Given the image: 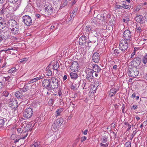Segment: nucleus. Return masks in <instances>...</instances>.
<instances>
[{
    "mask_svg": "<svg viewBox=\"0 0 147 147\" xmlns=\"http://www.w3.org/2000/svg\"><path fill=\"white\" fill-rule=\"evenodd\" d=\"M26 131L24 132H23L22 133V138H21L22 139H24L27 136H28V134L27 132V130L28 131H30L32 129V128L31 127V125L30 124H28L27 125L26 127Z\"/></svg>",
    "mask_w": 147,
    "mask_h": 147,
    "instance_id": "nucleus-12",
    "label": "nucleus"
},
{
    "mask_svg": "<svg viewBox=\"0 0 147 147\" xmlns=\"http://www.w3.org/2000/svg\"><path fill=\"white\" fill-rule=\"evenodd\" d=\"M3 94L5 97H7L9 94V93L8 91H4L3 92Z\"/></svg>",
    "mask_w": 147,
    "mask_h": 147,
    "instance_id": "nucleus-43",
    "label": "nucleus"
},
{
    "mask_svg": "<svg viewBox=\"0 0 147 147\" xmlns=\"http://www.w3.org/2000/svg\"><path fill=\"white\" fill-rule=\"evenodd\" d=\"M131 8V6L127 5L126 4H122V9L124 8L125 9H130Z\"/></svg>",
    "mask_w": 147,
    "mask_h": 147,
    "instance_id": "nucleus-35",
    "label": "nucleus"
},
{
    "mask_svg": "<svg viewBox=\"0 0 147 147\" xmlns=\"http://www.w3.org/2000/svg\"><path fill=\"white\" fill-rule=\"evenodd\" d=\"M3 81L0 82V89L2 88L3 87V84L2 83Z\"/></svg>",
    "mask_w": 147,
    "mask_h": 147,
    "instance_id": "nucleus-59",
    "label": "nucleus"
},
{
    "mask_svg": "<svg viewBox=\"0 0 147 147\" xmlns=\"http://www.w3.org/2000/svg\"><path fill=\"white\" fill-rule=\"evenodd\" d=\"M135 20L137 22L142 24L144 22V19L141 16H136L135 18Z\"/></svg>",
    "mask_w": 147,
    "mask_h": 147,
    "instance_id": "nucleus-20",
    "label": "nucleus"
},
{
    "mask_svg": "<svg viewBox=\"0 0 147 147\" xmlns=\"http://www.w3.org/2000/svg\"><path fill=\"white\" fill-rule=\"evenodd\" d=\"M119 49L122 52H124L126 51L128 47L127 41L125 40H121L120 42Z\"/></svg>",
    "mask_w": 147,
    "mask_h": 147,
    "instance_id": "nucleus-5",
    "label": "nucleus"
},
{
    "mask_svg": "<svg viewBox=\"0 0 147 147\" xmlns=\"http://www.w3.org/2000/svg\"><path fill=\"white\" fill-rule=\"evenodd\" d=\"M79 42L80 45L84 46L86 45L87 41L85 36H82L79 38Z\"/></svg>",
    "mask_w": 147,
    "mask_h": 147,
    "instance_id": "nucleus-16",
    "label": "nucleus"
},
{
    "mask_svg": "<svg viewBox=\"0 0 147 147\" xmlns=\"http://www.w3.org/2000/svg\"><path fill=\"white\" fill-rule=\"evenodd\" d=\"M135 54V51L133 52L131 55V57L130 58H131L133 57L134 55Z\"/></svg>",
    "mask_w": 147,
    "mask_h": 147,
    "instance_id": "nucleus-63",
    "label": "nucleus"
},
{
    "mask_svg": "<svg viewBox=\"0 0 147 147\" xmlns=\"http://www.w3.org/2000/svg\"><path fill=\"white\" fill-rule=\"evenodd\" d=\"M86 139H87V138L86 136H85L82 137L81 138V142H84V141H85V140H86Z\"/></svg>",
    "mask_w": 147,
    "mask_h": 147,
    "instance_id": "nucleus-53",
    "label": "nucleus"
},
{
    "mask_svg": "<svg viewBox=\"0 0 147 147\" xmlns=\"http://www.w3.org/2000/svg\"><path fill=\"white\" fill-rule=\"evenodd\" d=\"M71 88L74 90H75L77 89L76 86L75 84H72L71 85Z\"/></svg>",
    "mask_w": 147,
    "mask_h": 147,
    "instance_id": "nucleus-49",
    "label": "nucleus"
},
{
    "mask_svg": "<svg viewBox=\"0 0 147 147\" xmlns=\"http://www.w3.org/2000/svg\"><path fill=\"white\" fill-rule=\"evenodd\" d=\"M100 54L96 52L94 53L92 56V60L95 63L98 62L99 61Z\"/></svg>",
    "mask_w": 147,
    "mask_h": 147,
    "instance_id": "nucleus-17",
    "label": "nucleus"
},
{
    "mask_svg": "<svg viewBox=\"0 0 147 147\" xmlns=\"http://www.w3.org/2000/svg\"><path fill=\"white\" fill-rule=\"evenodd\" d=\"M141 6L140 5H138L137 6V7L135 9L136 11H138L141 8Z\"/></svg>",
    "mask_w": 147,
    "mask_h": 147,
    "instance_id": "nucleus-52",
    "label": "nucleus"
},
{
    "mask_svg": "<svg viewBox=\"0 0 147 147\" xmlns=\"http://www.w3.org/2000/svg\"><path fill=\"white\" fill-rule=\"evenodd\" d=\"M85 30L86 34L88 35L90 34H93L95 37H97L101 35V30L100 29L96 28L92 25L87 26L85 28Z\"/></svg>",
    "mask_w": 147,
    "mask_h": 147,
    "instance_id": "nucleus-1",
    "label": "nucleus"
},
{
    "mask_svg": "<svg viewBox=\"0 0 147 147\" xmlns=\"http://www.w3.org/2000/svg\"><path fill=\"white\" fill-rule=\"evenodd\" d=\"M51 89H57L58 87L59 81L55 77H52L50 79Z\"/></svg>",
    "mask_w": 147,
    "mask_h": 147,
    "instance_id": "nucleus-4",
    "label": "nucleus"
},
{
    "mask_svg": "<svg viewBox=\"0 0 147 147\" xmlns=\"http://www.w3.org/2000/svg\"><path fill=\"white\" fill-rule=\"evenodd\" d=\"M18 105V103L16 99L13 97H11L9 100V106L11 108L15 109Z\"/></svg>",
    "mask_w": 147,
    "mask_h": 147,
    "instance_id": "nucleus-6",
    "label": "nucleus"
},
{
    "mask_svg": "<svg viewBox=\"0 0 147 147\" xmlns=\"http://www.w3.org/2000/svg\"><path fill=\"white\" fill-rule=\"evenodd\" d=\"M9 24L12 27V28L15 27L16 26H18L17 25V22L14 20H11L9 21Z\"/></svg>",
    "mask_w": 147,
    "mask_h": 147,
    "instance_id": "nucleus-24",
    "label": "nucleus"
},
{
    "mask_svg": "<svg viewBox=\"0 0 147 147\" xmlns=\"http://www.w3.org/2000/svg\"><path fill=\"white\" fill-rule=\"evenodd\" d=\"M23 20L24 24L27 26H30L32 23L31 18L28 16H24L23 17Z\"/></svg>",
    "mask_w": 147,
    "mask_h": 147,
    "instance_id": "nucleus-13",
    "label": "nucleus"
},
{
    "mask_svg": "<svg viewBox=\"0 0 147 147\" xmlns=\"http://www.w3.org/2000/svg\"><path fill=\"white\" fill-rule=\"evenodd\" d=\"M10 50L16 51V48L15 47L13 48L11 47L8 48L6 50H5V51L8 52V51Z\"/></svg>",
    "mask_w": 147,
    "mask_h": 147,
    "instance_id": "nucleus-41",
    "label": "nucleus"
},
{
    "mask_svg": "<svg viewBox=\"0 0 147 147\" xmlns=\"http://www.w3.org/2000/svg\"><path fill=\"white\" fill-rule=\"evenodd\" d=\"M30 88V86L27 84L25 85L23 88L20 89V91L22 92H25L28 90Z\"/></svg>",
    "mask_w": 147,
    "mask_h": 147,
    "instance_id": "nucleus-22",
    "label": "nucleus"
},
{
    "mask_svg": "<svg viewBox=\"0 0 147 147\" xmlns=\"http://www.w3.org/2000/svg\"><path fill=\"white\" fill-rule=\"evenodd\" d=\"M63 119L62 118H60L57 119L53 123V127L55 129H57L59 127V126L61 125L63 123Z\"/></svg>",
    "mask_w": 147,
    "mask_h": 147,
    "instance_id": "nucleus-10",
    "label": "nucleus"
},
{
    "mask_svg": "<svg viewBox=\"0 0 147 147\" xmlns=\"http://www.w3.org/2000/svg\"><path fill=\"white\" fill-rule=\"evenodd\" d=\"M132 32L128 30H125L123 33V37L124 40H130Z\"/></svg>",
    "mask_w": 147,
    "mask_h": 147,
    "instance_id": "nucleus-11",
    "label": "nucleus"
},
{
    "mask_svg": "<svg viewBox=\"0 0 147 147\" xmlns=\"http://www.w3.org/2000/svg\"><path fill=\"white\" fill-rule=\"evenodd\" d=\"M24 117L28 119L30 118L33 114V109L31 108H28L25 109L23 112Z\"/></svg>",
    "mask_w": 147,
    "mask_h": 147,
    "instance_id": "nucleus-8",
    "label": "nucleus"
},
{
    "mask_svg": "<svg viewBox=\"0 0 147 147\" xmlns=\"http://www.w3.org/2000/svg\"><path fill=\"white\" fill-rule=\"evenodd\" d=\"M141 63L140 58L139 57H136V58L131 61V63L135 66H137L139 65Z\"/></svg>",
    "mask_w": 147,
    "mask_h": 147,
    "instance_id": "nucleus-18",
    "label": "nucleus"
},
{
    "mask_svg": "<svg viewBox=\"0 0 147 147\" xmlns=\"http://www.w3.org/2000/svg\"><path fill=\"white\" fill-rule=\"evenodd\" d=\"M79 65L78 63L77 62H73L70 66V69L72 71H76L78 70Z\"/></svg>",
    "mask_w": 147,
    "mask_h": 147,
    "instance_id": "nucleus-14",
    "label": "nucleus"
},
{
    "mask_svg": "<svg viewBox=\"0 0 147 147\" xmlns=\"http://www.w3.org/2000/svg\"><path fill=\"white\" fill-rule=\"evenodd\" d=\"M13 1H10V2L11 3H15L17 2L18 0H13Z\"/></svg>",
    "mask_w": 147,
    "mask_h": 147,
    "instance_id": "nucleus-60",
    "label": "nucleus"
},
{
    "mask_svg": "<svg viewBox=\"0 0 147 147\" xmlns=\"http://www.w3.org/2000/svg\"><path fill=\"white\" fill-rule=\"evenodd\" d=\"M53 10L52 8L51 7L50 9L48 10H45V13L48 15H50L53 13Z\"/></svg>",
    "mask_w": 147,
    "mask_h": 147,
    "instance_id": "nucleus-29",
    "label": "nucleus"
},
{
    "mask_svg": "<svg viewBox=\"0 0 147 147\" xmlns=\"http://www.w3.org/2000/svg\"><path fill=\"white\" fill-rule=\"evenodd\" d=\"M67 78V76L66 75H65L64 76L63 78V80H65Z\"/></svg>",
    "mask_w": 147,
    "mask_h": 147,
    "instance_id": "nucleus-61",
    "label": "nucleus"
},
{
    "mask_svg": "<svg viewBox=\"0 0 147 147\" xmlns=\"http://www.w3.org/2000/svg\"><path fill=\"white\" fill-rule=\"evenodd\" d=\"M78 8H76L71 13V18L73 17L74 18L77 13Z\"/></svg>",
    "mask_w": 147,
    "mask_h": 147,
    "instance_id": "nucleus-31",
    "label": "nucleus"
},
{
    "mask_svg": "<svg viewBox=\"0 0 147 147\" xmlns=\"http://www.w3.org/2000/svg\"><path fill=\"white\" fill-rule=\"evenodd\" d=\"M50 83V79H44L42 82V86L48 91H51V86Z\"/></svg>",
    "mask_w": 147,
    "mask_h": 147,
    "instance_id": "nucleus-9",
    "label": "nucleus"
},
{
    "mask_svg": "<svg viewBox=\"0 0 147 147\" xmlns=\"http://www.w3.org/2000/svg\"><path fill=\"white\" fill-rule=\"evenodd\" d=\"M15 96L18 98L22 99L24 97V96L21 92L17 91L16 92Z\"/></svg>",
    "mask_w": 147,
    "mask_h": 147,
    "instance_id": "nucleus-21",
    "label": "nucleus"
},
{
    "mask_svg": "<svg viewBox=\"0 0 147 147\" xmlns=\"http://www.w3.org/2000/svg\"><path fill=\"white\" fill-rule=\"evenodd\" d=\"M11 32L13 34H18L20 32V29L19 26H16L15 27L12 28L10 29Z\"/></svg>",
    "mask_w": 147,
    "mask_h": 147,
    "instance_id": "nucleus-19",
    "label": "nucleus"
},
{
    "mask_svg": "<svg viewBox=\"0 0 147 147\" xmlns=\"http://www.w3.org/2000/svg\"><path fill=\"white\" fill-rule=\"evenodd\" d=\"M127 126L128 127L127 129V131H129L131 129V125L129 124H128V125Z\"/></svg>",
    "mask_w": 147,
    "mask_h": 147,
    "instance_id": "nucleus-58",
    "label": "nucleus"
},
{
    "mask_svg": "<svg viewBox=\"0 0 147 147\" xmlns=\"http://www.w3.org/2000/svg\"><path fill=\"white\" fill-rule=\"evenodd\" d=\"M41 16V15L39 14H37L36 15V17L38 18H39Z\"/></svg>",
    "mask_w": 147,
    "mask_h": 147,
    "instance_id": "nucleus-64",
    "label": "nucleus"
},
{
    "mask_svg": "<svg viewBox=\"0 0 147 147\" xmlns=\"http://www.w3.org/2000/svg\"><path fill=\"white\" fill-rule=\"evenodd\" d=\"M19 133H22L23 132V130L21 128H18L17 129Z\"/></svg>",
    "mask_w": 147,
    "mask_h": 147,
    "instance_id": "nucleus-55",
    "label": "nucleus"
},
{
    "mask_svg": "<svg viewBox=\"0 0 147 147\" xmlns=\"http://www.w3.org/2000/svg\"><path fill=\"white\" fill-rule=\"evenodd\" d=\"M2 29H3L1 32L2 34L3 35L4 38L6 40L9 37L10 30L9 28L6 26V24L3 21V19L0 17V30Z\"/></svg>",
    "mask_w": 147,
    "mask_h": 147,
    "instance_id": "nucleus-2",
    "label": "nucleus"
},
{
    "mask_svg": "<svg viewBox=\"0 0 147 147\" xmlns=\"http://www.w3.org/2000/svg\"><path fill=\"white\" fill-rule=\"evenodd\" d=\"M63 109L61 108L57 110L56 111V116L57 117L59 115H60L61 112L63 111Z\"/></svg>",
    "mask_w": 147,
    "mask_h": 147,
    "instance_id": "nucleus-30",
    "label": "nucleus"
},
{
    "mask_svg": "<svg viewBox=\"0 0 147 147\" xmlns=\"http://www.w3.org/2000/svg\"><path fill=\"white\" fill-rule=\"evenodd\" d=\"M108 145L107 144H102V143L100 144V147H108Z\"/></svg>",
    "mask_w": 147,
    "mask_h": 147,
    "instance_id": "nucleus-50",
    "label": "nucleus"
},
{
    "mask_svg": "<svg viewBox=\"0 0 147 147\" xmlns=\"http://www.w3.org/2000/svg\"><path fill=\"white\" fill-rule=\"evenodd\" d=\"M108 138L107 136H103L101 139V143L102 144H107L109 145V142L108 141Z\"/></svg>",
    "mask_w": 147,
    "mask_h": 147,
    "instance_id": "nucleus-23",
    "label": "nucleus"
},
{
    "mask_svg": "<svg viewBox=\"0 0 147 147\" xmlns=\"http://www.w3.org/2000/svg\"><path fill=\"white\" fill-rule=\"evenodd\" d=\"M59 67L58 64L57 63H56L55 65L53 66V69L54 70H57V69Z\"/></svg>",
    "mask_w": 147,
    "mask_h": 147,
    "instance_id": "nucleus-40",
    "label": "nucleus"
},
{
    "mask_svg": "<svg viewBox=\"0 0 147 147\" xmlns=\"http://www.w3.org/2000/svg\"><path fill=\"white\" fill-rule=\"evenodd\" d=\"M17 69L15 67H13L8 70V72L10 73H12L16 71Z\"/></svg>",
    "mask_w": 147,
    "mask_h": 147,
    "instance_id": "nucleus-36",
    "label": "nucleus"
},
{
    "mask_svg": "<svg viewBox=\"0 0 147 147\" xmlns=\"http://www.w3.org/2000/svg\"><path fill=\"white\" fill-rule=\"evenodd\" d=\"M88 130L87 129H86L84 131L83 134L84 135H86L87 134Z\"/></svg>",
    "mask_w": 147,
    "mask_h": 147,
    "instance_id": "nucleus-62",
    "label": "nucleus"
},
{
    "mask_svg": "<svg viewBox=\"0 0 147 147\" xmlns=\"http://www.w3.org/2000/svg\"><path fill=\"white\" fill-rule=\"evenodd\" d=\"M67 1L66 0H63L61 2V7H64L67 5Z\"/></svg>",
    "mask_w": 147,
    "mask_h": 147,
    "instance_id": "nucleus-34",
    "label": "nucleus"
},
{
    "mask_svg": "<svg viewBox=\"0 0 147 147\" xmlns=\"http://www.w3.org/2000/svg\"><path fill=\"white\" fill-rule=\"evenodd\" d=\"M142 61L144 64H146L147 63V54L143 57Z\"/></svg>",
    "mask_w": 147,
    "mask_h": 147,
    "instance_id": "nucleus-33",
    "label": "nucleus"
},
{
    "mask_svg": "<svg viewBox=\"0 0 147 147\" xmlns=\"http://www.w3.org/2000/svg\"><path fill=\"white\" fill-rule=\"evenodd\" d=\"M51 65H49V66L46 68L47 71V76H51L52 75V72L49 69V67Z\"/></svg>",
    "mask_w": 147,
    "mask_h": 147,
    "instance_id": "nucleus-28",
    "label": "nucleus"
},
{
    "mask_svg": "<svg viewBox=\"0 0 147 147\" xmlns=\"http://www.w3.org/2000/svg\"><path fill=\"white\" fill-rule=\"evenodd\" d=\"M3 77L4 78V79H5V80H4V79H3L2 80V81L3 82H6V81H8L9 80V79L10 78V76H7L6 77L3 76Z\"/></svg>",
    "mask_w": 147,
    "mask_h": 147,
    "instance_id": "nucleus-39",
    "label": "nucleus"
},
{
    "mask_svg": "<svg viewBox=\"0 0 147 147\" xmlns=\"http://www.w3.org/2000/svg\"><path fill=\"white\" fill-rule=\"evenodd\" d=\"M70 76L71 79L75 80L78 77V75L76 73L71 72Z\"/></svg>",
    "mask_w": 147,
    "mask_h": 147,
    "instance_id": "nucleus-27",
    "label": "nucleus"
},
{
    "mask_svg": "<svg viewBox=\"0 0 147 147\" xmlns=\"http://www.w3.org/2000/svg\"><path fill=\"white\" fill-rule=\"evenodd\" d=\"M16 135L15 134H12L11 136V138L12 139H14L16 137Z\"/></svg>",
    "mask_w": 147,
    "mask_h": 147,
    "instance_id": "nucleus-57",
    "label": "nucleus"
},
{
    "mask_svg": "<svg viewBox=\"0 0 147 147\" xmlns=\"http://www.w3.org/2000/svg\"><path fill=\"white\" fill-rule=\"evenodd\" d=\"M4 40H5V39L4 38V37H3L2 36L0 35V42Z\"/></svg>",
    "mask_w": 147,
    "mask_h": 147,
    "instance_id": "nucleus-56",
    "label": "nucleus"
},
{
    "mask_svg": "<svg viewBox=\"0 0 147 147\" xmlns=\"http://www.w3.org/2000/svg\"><path fill=\"white\" fill-rule=\"evenodd\" d=\"M38 80H39V79H38V78L37 77L30 80V81L28 83L29 84H30L31 83H33L37 81Z\"/></svg>",
    "mask_w": 147,
    "mask_h": 147,
    "instance_id": "nucleus-37",
    "label": "nucleus"
},
{
    "mask_svg": "<svg viewBox=\"0 0 147 147\" xmlns=\"http://www.w3.org/2000/svg\"><path fill=\"white\" fill-rule=\"evenodd\" d=\"M28 58H24L20 60V62L21 63H25L26 61L28 60Z\"/></svg>",
    "mask_w": 147,
    "mask_h": 147,
    "instance_id": "nucleus-48",
    "label": "nucleus"
},
{
    "mask_svg": "<svg viewBox=\"0 0 147 147\" xmlns=\"http://www.w3.org/2000/svg\"><path fill=\"white\" fill-rule=\"evenodd\" d=\"M51 7L49 6H47V5L45 7V10H49V9H50Z\"/></svg>",
    "mask_w": 147,
    "mask_h": 147,
    "instance_id": "nucleus-54",
    "label": "nucleus"
},
{
    "mask_svg": "<svg viewBox=\"0 0 147 147\" xmlns=\"http://www.w3.org/2000/svg\"><path fill=\"white\" fill-rule=\"evenodd\" d=\"M119 89V86H118L116 88H111L109 92V96L111 97L115 94L118 91Z\"/></svg>",
    "mask_w": 147,
    "mask_h": 147,
    "instance_id": "nucleus-15",
    "label": "nucleus"
},
{
    "mask_svg": "<svg viewBox=\"0 0 147 147\" xmlns=\"http://www.w3.org/2000/svg\"><path fill=\"white\" fill-rule=\"evenodd\" d=\"M30 147H40V146L39 143L36 142L31 145Z\"/></svg>",
    "mask_w": 147,
    "mask_h": 147,
    "instance_id": "nucleus-32",
    "label": "nucleus"
},
{
    "mask_svg": "<svg viewBox=\"0 0 147 147\" xmlns=\"http://www.w3.org/2000/svg\"><path fill=\"white\" fill-rule=\"evenodd\" d=\"M94 71L92 69L86 68L85 70L86 74V79L90 82L92 81L93 78V74Z\"/></svg>",
    "mask_w": 147,
    "mask_h": 147,
    "instance_id": "nucleus-7",
    "label": "nucleus"
},
{
    "mask_svg": "<svg viewBox=\"0 0 147 147\" xmlns=\"http://www.w3.org/2000/svg\"><path fill=\"white\" fill-rule=\"evenodd\" d=\"M54 102V100L52 98H51L48 102V104L49 105H53V103Z\"/></svg>",
    "mask_w": 147,
    "mask_h": 147,
    "instance_id": "nucleus-42",
    "label": "nucleus"
},
{
    "mask_svg": "<svg viewBox=\"0 0 147 147\" xmlns=\"http://www.w3.org/2000/svg\"><path fill=\"white\" fill-rule=\"evenodd\" d=\"M121 50L119 49H116L114 50L113 55L114 56H117L118 55L121 53Z\"/></svg>",
    "mask_w": 147,
    "mask_h": 147,
    "instance_id": "nucleus-26",
    "label": "nucleus"
},
{
    "mask_svg": "<svg viewBox=\"0 0 147 147\" xmlns=\"http://www.w3.org/2000/svg\"><path fill=\"white\" fill-rule=\"evenodd\" d=\"M142 31L141 28L138 27L137 26L136 31L138 33H140Z\"/></svg>",
    "mask_w": 147,
    "mask_h": 147,
    "instance_id": "nucleus-47",
    "label": "nucleus"
},
{
    "mask_svg": "<svg viewBox=\"0 0 147 147\" xmlns=\"http://www.w3.org/2000/svg\"><path fill=\"white\" fill-rule=\"evenodd\" d=\"M127 74L128 76L133 78H135L139 74L138 69L136 67L129 68L128 69Z\"/></svg>",
    "mask_w": 147,
    "mask_h": 147,
    "instance_id": "nucleus-3",
    "label": "nucleus"
},
{
    "mask_svg": "<svg viewBox=\"0 0 147 147\" xmlns=\"http://www.w3.org/2000/svg\"><path fill=\"white\" fill-rule=\"evenodd\" d=\"M138 108V105H135L131 107V109L132 110H135Z\"/></svg>",
    "mask_w": 147,
    "mask_h": 147,
    "instance_id": "nucleus-45",
    "label": "nucleus"
},
{
    "mask_svg": "<svg viewBox=\"0 0 147 147\" xmlns=\"http://www.w3.org/2000/svg\"><path fill=\"white\" fill-rule=\"evenodd\" d=\"M44 74H41L38 77H37V78H38V79L39 80L43 79L44 78Z\"/></svg>",
    "mask_w": 147,
    "mask_h": 147,
    "instance_id": "nucleus-51",
    "label": "nucleus"
},
{
    "mask_svg": "<svg viewBox=\"0 0 147 147\" xmlns=\"http://www.w3.org/2000/svg\"><path fill=\"white\" fill-rule=\"evenodd\" d=\"M131 143L130 142H127L125 144V147H131Z\"/></svg>",
    "mask_w": 147,
    "mask_h": 147,
    "instance_id": "nucleus-44",
    "label": "nucleus"
},
{
    "mask_svg": "<svg viewBox=\"0 0 147 147\" xmlns=\"http://www.w3.org/2000/svg\"><path fill=\"white\" fill-rule=\"evenodd\" d=\"M5 124V121L3 119H0V127L3 126Z\"/></svg>",
    "mask_w": 147,
    "mask_h": 147,
    "instance_id": "nucleus-38",
    "label": "nucleus"
},
{
    "mask_svg": "<svg viewBox=\"0 0 147 147\" xmlns=\"http://www.w3.org/2000/svg\"><path fill=\"white\" fill-rule=\"evenodd\" d=\"M115 9H122V5L121 6L119 5H117L115 6Z\"/></svg>",
    "mask_w": 147,
    "mask_h": 147,
    "instance_id": "nucleus-46",
    "label": "nucleus"
},
{
    "mask_svg": "<svg viewBox=\"0 0 147 147\" xmlns=\"http://www.w3.org/2000/svg\"><path fill=\"white\" fill-rule=\"evenodd\" d=\"M92 67L94 69V72H98L100 71L101 69L99 67L96 65H93Z\"/></svg>",
    "mask_w": 147,
    "mask_h": 147,
    "instance_id": "nucleus-25",
    "label": "nucleus"
}]
</instances>
